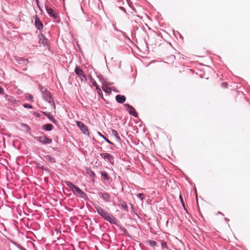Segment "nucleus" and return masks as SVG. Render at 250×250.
<instances>
[{"label":"nucleus","instance_id":"obj_37","mask_svg":"<svg viewBox=\"0 0 250 250\" xmlns=\"http://www.w3.org/2000/svg\"><path fill=\"white\" fill-rule=\"evenodd\" d=\"M222 85L224 87H227L228 86V83H222Z\"/></svg>","mask_w":250,"mask_h":250},{"label":"nucleus","instance_id":"obj_43","mask_svg":"<svg viewBox=\"0 0 250 250\" xmlns=\"http://www.w3.org/2000/svg\"><path fill=\"white\" fill-rule=\"evenodd\" d=\"M53 149L54 150H57V151L58 150V148H57V147H53Z\"/></svg>","mask_w":250,"mask_h":250},{"label":"nucleus","instance_id":"obj_12","mask_svg":"<svg viewBox=\"0 0 250 250\" xmlns=\"http://www.w3.org/2000/svg\"><path fill=\"white\" fill-rule=\"evenodd\" d=\"M116 100L117 102L120 104L124 103L126 100V97L124 95H117L116 96Z\"/></svg>","mask_w":250,"mask_h":250},{"label":"nucleus","instance_id":"obj_9","mask_svg":"<svg viewBox=\"0 0 250 250\" xmlns=\"http://www.w3.org/2000/svg\"><path fill=\"white\" fill-rule=\"evenodd\" d=\"M124 106L126 107V110H128L130 115H131L135 117H137L138 116L137 113L133 106L127 104H125Z\"/></svg>","mask_w":250,"mask_h":250},{"label":"nucleus","instance_id":"obj_14","mask_svg":"<svg viewBox=\"0 0 250 250\" xmlns=\"http://www.w3.org/2000/svg\"><path fill=\"white\" fill-rule=\"evenodd\" d=\"M95 208L97 210V213L102 217L103 215L106 212L104 208L100 206H95Z\"/></svg>","mask_w":250,"mask_h":250},{"label":"nucleus","instance_id":"obj_28","mask_svg":"<svg viewBox=\"0 0 250 250\" xmlns=\"http://www.w3.org/2000/svg\"><path fill=\"white\" fill-rule=\"evenodd\" d=\"M26 99L27 100H29L32 102H33V97L32 95L31 94H28L26 96Z\"/></svg>","mask_w":250,"mask_h":250},{"label":"nucleus","instance_id":"obj_16","mask_svg":"<svg viewBox=\"0 0 250 250\" xmlns=\"http://www.w3.org/2000/svg\"><path fill=\"white\" fill-rule=\"evenodd\" d=\"M90 80L91 82L92 83V85L94 87H95L96 89L98 90L99 92H102V90L100 89V88L99 87L98 85L97 84V83L95 81L94 79H93L91 77H90Z\"/></svg>","mask_w":250,"mask_h":250},{"label":"nucleus","instance_id":"obj_22","mask_svg":"<svg viewBox=\"0 0 250 250\" xmlns=\"http://www.w3.org/2000/svg\"><path fill=\"white\" fill-rule=\"evenodd\" d=\"M120 205L121 206L122 208L125 211H128L127 206L126 204L125 203V202L123 201H121L120 202Z\"/></svg>","mask_w":250,"mask_h":250},{"label":"nucleus","instance_id":"obj_2","mask_svg":"<svg viewBox=\"0 0 250 250\" xmlns=\"http://www.w3.org/2000/svg\"><path fill=\"white\" fill-rule=\"evenodd\" d=\"M40 89L42 94L43 99L49 104H52V105L55 107L54 99L51 93L48 90H47L46 88L42 85L40 86Z\"/></svg>","mask_w":250,"mask_h":250},{"label":"nucleus","instance_id":"obj_4","mask_svg":"<svg viewBox=\"0 0 250 250\" xmlns=\"http://www.w3.org/2000/svg\"><path fill=\"white\" fill-rule=\"evenodd\" d=\"M102 218L111 224L118 225V220L113 215L107 211L104 213Z\"/></svg>","mask_w":250,"mask_h":250},{"label":"nucleus","instance_id":"obj_45","mask_svg":"<svg viewBox=\"0 0 250 250\" xmlns=\"http://www.w3.org/2000/svg\"><path fill=\"white\" fill-rule=\"evenodd\" d=\"M218 213L223 215V214L222 213L220 212V211H218Z\"/></svg>","mask_w":250,"mask_h":250},{"label":"nucleus","instance_id":"obj_41","mask_svg":"<svg viewBox=\"0 0 250 250\" xmlns=\"http://www.w3.org/2000/svg\"><path fill=\"white\" fill-rule=\"evenodd\" d=\"M120 8L122 10H123V11H124V12H126L125 9V8H124L123 7H120Z\"/></svg>","mask_w":250,"mask_h":250},{"label":"nucleus","instance_id":"obj_15","mask_svg":"<svg viewBox=\"0 0 250 250\" xmlns=\"http://www.w3.org/2000/svg\"><path fill=\"white\" fill-rule=\"evenodd\" d=\"M39 42L41 43L45 47H49V42L46 38H43V39L42 40L41 39Z\"/></svg>","mask_w":250,"mask_h":250},{"label":"nucleus","instance_id":"obj_40","mask_svg":"<svg viewBox=\"0 0 250 250\" xmlns=\"http://www.w3.org/2000/svg\"><path fill=\"white\" fill-rule=\"evenodd\" d=\"M36 3L38 6V7L40 9V6L39 5V0H36Z\"/></svg>","mask_w":250,"mask_h":250},{"label":"nucleus","instance_id":"obj_23","mask_svg":"<svg viewBox=\"0 0 250 250\" xmlns=\"http://www.w3.org/2000/svg\"><path fill=\"white\" fill-rule=\"evenodd\" d=\"M48 119L54 124L57 125L58 121L53 117V115L50 113V115L47 117Z\"/></svg>","mask_w":250,"mask_h":250},{"label":"nucleus","instance_id":"obj_7","mask_svg":"<svg viewBox=\"0 0 250 250\" xmlns=\"http://www.w3.org/2000/svg\"><path fill=\"white\" fill-rule=\"evenodd\" d=\"M74 71L76 74L78 75V76L80 77L82 80L84 79L85 81H86V76L84 74L83 70L81 69L80 67L76 65Z\"/></svg>","mask_w":250,"mask_h":250},{"label":"nucleus","instance_id":"obj_3","mask_svg":"<svg viewBox=\"0 0 250 250\" xmlns=\"http://www.w3.org/2000/svg\"><path fill=\"white\" fill-rule=\"evenodd\" d=\"M40 134H41L42 136L33 137L34 139L40 142L42 145L50 144L52 142V139L48 138L44 135L43 132H40Z\"/></svg>","mask_w":250,"mask_h":250},{"label":"nucleus","instance_id":"obj_34","mask_svg":"<svg viewBox=\"0 0 250 250\" xmlns=\"http://www.w3.org/2000/svg\"><path fill=\"white\" fill-rule=\"evenodd\" d=\"M22 126H24V127H25L26 128V130L28 131V130H29L30 129V127L26 124H22Z\"/></svg>","mask_w":250,"mask_h":250},{"label":"nucleus","instance_id":"obj_42","mask_svg":"<svg viewBox=\"0 0 250 250\" xmlns=\"http://www.w3.org/2000/svg\"><path fill=\"white\" fill-rule=\"evenodd\" d=\"M35 116H36V117H40V115L39 113H35Z\"/></svg>","mask_w":250,"mask_h":250},{"label":"nucleus","instance_id":"obj_33","mask_svg":"<svg viewBox=\"0 0 250 250\" xmlns=\"http://www.w3.org/2000/svg\"><path fill=\"white\" fill-rule=\"evenodd\" d=\"M121 229H122V231H123V233L125 235H126L127 234H128V232L127 231V230L124 228H121Z\"/></svg>","mask_w":250,"mask_h":250},{"label":"nucleus","instance_id":"obj_1","mask_svg":"<svg viewBox=\"0 0 250 250\" xmlns=\"http://www.w3.org/2000/svg\"><path fill=\"white\" fill-rule=\"evenodd\" d=\"M65 183L66 186L70 188L71 190L73 191L75 195H76L77 194L81 198L83 199L84 200H87L88 199L87 195L79 187L74 185L72 182L66 181H65Z\"/></svg>","mask_w":250,"mask_h":250},{"label":"nucleus","instance_id":"obj_29","mask_svg":"<svg viewBox=\"0 0 250 250\" xmlns=\"http://www.w3.org/2000/svg\"><path fill=\"white\" fill-rule=\"evenodd\" d=\"M23 106L25 108H30V109L33 108L32 105L30 104H23Z\"/></svg>","mask_w":250,"mask_h":250},{"label":"nucleus","instance_id":"obj_38","mask_svg":"<svg viewBox=\"0 0 250 250\" xmlns=\"http://www.w3.org/2000/svg\"><path fill=\"white\" fill-rule=\"evenodd\" d=\"M3 89L1 87H0V94H3Z\"/></svg>","mask_w":250,"mask_h":250},{"label":"nucleus","instance_id":"obj_8","mask_svg":"<svg viewBox=\"0 0 250 250\" xmlns=\"http://www.w3.org/2000/svg\"><path fill=\"white\" fill-rule=\"evenodd\" d=\"M16 60L19 64L24 66V67L23 68V70L26 71L27 69L26 65L28 64L29 61L27 59H25L22 57H18L16 59Z\"/></svg>","mask_w":250,"mask_h":250},{"label":"nucleus","instance_id":"obj_5","mask_svg":"<svg viewBox=\"0 0 250 250\" xmlns=\"http://www.w3.org/2000/svg\"><path fill=\"white\" fill-rule=\"evenodd\" d=\"M99 196L102 198L105 202H111V197L109 193L106 192H99L98 193Z\"/></svg>","mask_w":250,"mask_h":250},{"label":"nucleus","instance_id":"obj_24","mask_svg":"<svg viewBox=\"0 0 250 250\" xmlns=\"http://www.w3.org/2000/svg\"><path fill=\"white\" fill-rule=\"evenodd\" d=\"M148 243L149 244V245L150 246L152 247H157L158 246L157 242L153 240L148 241Z\"/></svg>","mask_w":250,"mask_h":250},{"label":"nucleus","instance_id":"obj_31","mask_svg":"<svg viewBox=\"0 0 250 250\" xmlns=\"http://www.w3.org/2000/svg\"><path fill=\"white\" fill-rule=\"evenodd\" d=\"M87 173L91 177H95L96 176L95 172L94 171H92V170H90L89 172H87Z\"/></svg>","mask_w":250,"mask_h":250},{"label":"nucleus","instance_id":"obj_11","mask_svg":"<svg viewBox=\"0 0 250 250\" xmlns=\"http://www.w3.org/2000/svg\"><path fill=\"white\" fill-rule=\"evenodd\" d=\"M46 12L47 14L52 17H53L54 19H56L58 17V15L57 13L51 8L46 7H45Z\"/></svg>","mask_w":250,"mask_h":250},{"label":"nucleus","instance_id":"obj_6","mask_svg":"<svg viewBox=\"0 0 250 250\" xmlns=\"http://www.w3.org/2000/svg\"><path fill=\"white\" fill-rule=\"evenodd\" d=\"M76 125L79 127L81 131L85 135H88L89 131L86 125L81 121H77Z\"/></svg>","mask_w":250,"mask_h":250},{"label":"nucleus","instance_id":"obj_46","mask_svg":"<svg viewBox=\"0 0 250 250\" xmlns=\"http://www.w3.org/2000/svg\"><path fill=\"white\" fill-rule=\"evenodd\" d=\"M195 192L196 194V189H195Z\"/></svg>","mask_w":250,"mask_h":250},{"label":"nucleus","instance_id":"obj_13","mask_svg":"<svg viewBox=\"0 0 250 250\" xmlns=\"http://www.w3.org/2000/svg\"><path fill=\"white\" fill-rule=\"evenodd\" d=\"M103 158L107 159L109 161H111L113 159V157L108 153H102L100 154Z\"/></svg>","mask_w":250,"mask_h":250},{"label":"nucleus","instance_id":"obj_35","mask_svg":"<svg viewBox=\"0 0 250 250\" xmlns=\"http://www.w3.org/2000/svg\"><path fill=\"white\" fill-rule=\"evenodd\" d=\"M43 38H46L43 34L41 33L39 35V41H40V40L41 39H43Z\"/></svg>","mask_w":250,"mask_h":250},{"label":"nucleus","instance_id":"obj_26","mask_svg":"<svg viewBox=\"0 0 250 250\" xmlns=\"http://www.w3.org/2000/svg\"><path fill=\"white\" fill-rule=\"evenodd\" d=\"M161 247L163 249H168L167 242H165V241H161Z\"/></svg>","mask_w":250,"mask_h":250},{"label":"nucleus","instance_id":"obj_44","mask_svg":"<svg viewBox=\"0 0 250 250\" xmlns=\"http://www.w3.org/2000/svg\"><path fill=\"white\" fill-rule=\"evenodd\" d=\"M224 219H225V220L226 221H229V219H227V218H225Z\"/></svg>","mask_w":250,"mask_h":250},{"label":"nucleus","instance_id":"obj_30","mask_svg":"<svg viewBox=\"0 0 250 250\" xmlns=\"http://www.w3.org/2000/svg\"><path fill=\"white\" fill-rule=\"evenodd\" d=\"M103 88L104 91L107 93L110 92V89L108 87L104 86V87H103Z\"/></svg>","mask_w":250,"mask_h":250},{"label":"nucleus","instance_id":"obj_39","mask_svg":"<svg viewBox=\"0 0 250 250\" xmlns=\"http://www.w3.org/2000/svg\"><path fill=\"white\" fill-rule=\"evenodd\" d=\"M180 201L181 202L183 206L184 207V202H183V200L182 199V198L181 197V196H180Z\"/></svg>","mask_w":250,"mask_h":250},{"label":"nucleus","instance_id":"obj_20","mask_svg":"<svg viewBox=\"0 0 250 250\" xmlns=\"http://www.w3.org/2000/svg\"><path fill=\"white\" fill-rule=\"evenodd\" d=\"M44 158L47 161H48L50 162H52V163L56 162L55 159L53 157H52L50 155H46L44 157Z\"/></svg>","mask_w":250,"mask_h":250},{"label":"nucleus","instance_id":"obj_36","mask_svg":"<svg viewBox=\"0 0 250 250\" xmlns=\"http://www.w3.org/2000/svg\"><path fill=\"white\" fill-rule=\"evenodd\" d=\"M42 113H43V114H44L46 117H47L50 115V113L46 112H43Z\"/></svg>","mask_w":250,"mask_h":250},{"label":"nucleus","instance_id":"obj_27","mask_svg":"<svg viewBox=\"0 0 250 250\" xmlns=\"http://www.w3.org/2000/svg\"><path fill=\"white\" fill-rule=\"evenodd\" d=\"M14 245L17 248L19 249L20 250H27L25 249H24L23 247H22L20 244H19L17 243H15Z\"/></svg>","mask_w":250,"mask_h":250},{"label":"nucleus","instance_id":"obj_10","mask_svg":"<svg viewBox=\"0 0 250 250\" xmlns=\"http://www.w3.org/2000/svg\"><path fill=\"white\" fill-rule=\"evenodd\" d=\"M35 25L36 28L39 30L42 29L43 28L42 23L37 16H36L35 17Z\"/></svg>","mask_w":250,"mask_h":250},{"label":"nucleus","instance_id":"obj_32","mask_svg":"<svg viewBox=\"0 0 250 250\" xmlns=\"http://www.w3.org/2000/svg\"><path fill=\"white\" fill-rule=\"evenodd\" d=\"M137 197L140 198L142 201H143L144 198V194L143 193H139L136 195Z\"/></svg>","mask_w":250,"mask_h":250},{"label":"nucleus","instance_id":"obj_25","mask_svg":"<svg viewBox=\"0 0 250 250\" xmlns=\"http://www.w3.org/2000/svg\"><path fill=\"white\" fill-rule=\"evenodd\" d=\"M98 78L99 79V80L100 82L102 83L103 84L104 83H105V79L104 78L103 76L102 75H99L98 76Z\"/></svg>","mask_w":250,"mask_h":250},{"label":"nucleus","instance_id":"obj_19","mask_svg":"<svg viewBox=\"0 0 250 250\" xmlns=\"http://www.w3.org/2000/svg\"><path fill=\"white\" fill-rule=\"evenodd\" d=\"M98 135L101 137L103 139H104L105 141L109 144L114 145V144L110 142L107 138H106L104 136L101 132H98Z\"/></svg>","mask_w":250,"mask_h":250},{"label":"nucleus","instance_id":"obj_18","mask_svg":"<svg viewBox=\"0 0 250 250\" xmlns=\"http://www.w3.org/2000/svg\"><path fill=\"white\" fill-rule=\"evenodd\" d=\"M111 133H112V134L115 136V137L116 138V140L118 141V142H119L121 141V138L120 137H119V134H118V132L115 130V129H112L111 130Z\"/></svg>","mask_w":250,"mask_h":250},{"label":"nucleus","instance_id":"obj_21","mask_svg":"<svg viewBox=\"0 0 250 250\" xmlns=\"http://www.w3.org/2000/svg\"><path fill=\"white\" fill-rule=\"evenodd\" d=\"M101 176L102 178L104 180L108 181L109 179V177L107 173L105 171H102L101 172Z\"/></svg>","mask_w":250,"mask_h":250},{"label":"nucleus","instance_id":"obj_17","mask_svg":"<svg viewBox=\"0 0 250 250\" xmlns=\"http://www.w3.org/2000/svg\"><path fill=\"white\" fill-rule=\"evenodd\" d=\"M42 129L44 130L49 131L52 130L53 129V125L50 124H47L44 125L42 127Z\"/></svg>","mask_w":250,"mask_h":250}]
</instances>
